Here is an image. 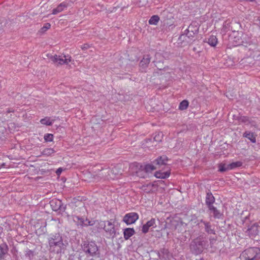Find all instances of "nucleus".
<instances>
[{
    "label": "nucleus",
    "instance_id": "obj_39",
    "mask_svg": "<svg viewBox=\"0 0 260 260\" xmlns=\"http://www.w3.org/2000/svg\"><path fill=\"white\" fill-rule=\"evenodd\" d=\"M56 201H53V200H52V201L50 202L51 206H53V204H54V203H55V204H56Z\"/></svg>",
    "mask_w": 260,
    "mask_h": 260
},
{
    "label": "nucleus",
    "instance_id": "obj_21",
    "mask_svg": "<svg viewBox=\"0 0 260 260\" xmlns=\"http://www.w3.org/2000/svg\"><path fill=\"white\" fill-rule=\"evenodd\" d=\"M153 188V184L149 183L142 185L141 188L143 191L148 193L152 190Z\"/></svg>",
    "mask_w": 260,
    "mask_h": 260
},
{
    "label": "nucleus",
    "instance_id": "obj_11",
    "mask_svg": "<svg viewBox=\"0 0 260 260\" xmlns=\"http://www.w3.org/2000/svg\"><path fill=\"white\" fill-rule=\"evenodd\" d=\"M168 160L167 157L166 155H162L153 161V164L157 167V168H159L162 166L167 165Z\"/></svg>",
    "mask_w": 260,
    "mask_h": 260
},
{
    "label": "nucleus",
    "instance_id": "obj_37",
    "mask_svg": "<svg viewBox=\"0 0 260 260\" xmlns=\"http://www.w3.org/2000/svg\"><path fill=\"white\" fill-rule=\"evenodd\" d=\"M141 171H139L137 173V175L140 177H142V178H144L145 177V176L144 175H142L141 174Z\"/></svg>",
    "mask_w": 260,
    "mask_h": 260
},
{
    "label": "nucleus",
    "instance_id": "obj_12",
    "mask_svg": "<svg viewBox=\"0 0 260 260\" xmlns=\"http://www.w3.org/2000/svg\"><path fill=\"white\" fill-rule=\"evenodd\" d=\"M155 226V220L154 218H152L149 221H147L146 224L143 225L142 227V232L143 233L146 234L148 232L150 228H154Z\"/></svg>",
    "mask_w": 260,
    "mask_h": 260
},
{
    "label": "nucleus",
    "instance_id": "obj_16",
    "mask_svg": "<svg viewBox=\"0 0 260 260\" xmlns=\"http://www.w3.org/2000/svg\"><path fill=\"white\" fill-rule=\"evenodd\" d=\"M142 170L144 171L145 173L151 172L157 169V167L154 164H147L144 167H141Z\"/></svg>",
    "mask_w": 260,
    "mask_h": 260
},
{
    "label": "nucleus",
    "instance_id": "obj_4",
    "mask_svg": "<svg viewBox=\"0 0 260 260\" xmlns=\"http://www.w3.org/2000/svg\"><path fill=\"white\" fill-rule=\"evenodd\" d=\"M47 56L51 61L53 63H57L58 65H68L69 62L73 63L74 62L72 57L68 54L64 55L62 54L59 55H52L47 54Z\"/></svg>",
    "mask_w": 260,
    "mask_h": 260
},
{
    "label": "nucleus",
    "instance_id": "obj_3",
    "mask_svg": "<svg viewBox=\"0 0 260 260\" xmlns=\"http://www.w3.org/2000/svg\"><path fill=\"white\" fill-rule=\"evenodd\" d=\"M240 258L241 260H259L260 248L252 247L247 249L242 252Z\"/></svg>",
    "mask_w": 260,
    "mask_h": 260
},
{
    "label": "nucleus",
    "instance_id": "obj_17",
    "mask_svg": "<svg viewBox=\"0 0 260 260\" xmlns=\"http://www.w3.org/2000/svg\"><path fill=\"white\" fill-rule=\"evenodd\" d=\"M135 232L133 228H126L124 231V238L125 240L128 239L134 235Z\"/></svg>",
    "mask_w": 260,
    "mask_h": 260
},
{
    "label": "nucleus",
    "instance_id": "obj_24",
    "mask_svg": "<svg viewBox=\"0 0 260 260\" xmlns=\"http://www.w3.org/2000/svg\"><path fill=\"white\" fill-rule=\"evenodd\" d=\"M8 247L6 244L0 246V259L8 252Z\"/></svg>",
    "mask_w": 260,
    "mask_h": 260
},
{
    "label": "nucleus",
    "instance_id": "obj_29",
    "mask_svg": "<svg viewBox=\"0 0 260 260\" xmlns=\"http://www.w3.org/2000/svg\"><path fill=\"white\" fill-rule=\"evenodd\" d=\"M242 165V162L240 161L233 162L231 164H229V166L230 167L231 170L235 169L237 168L240 167Z\"/></svg>",
    "mask_w": 260,
    "mask_h": 260
},
{
    "label": "nucleus",
    "instance_id": "obj_31",
    "mask_svg": "<svg viewBox=\"0 0 260 260\" xmlns=\"http://www.w3.org/2000/svg\"><path fill=\"white\" fill-rule=\"evenodd\" d=\"M51 27V24L49 23H46L44 24V25L43 26V27H42L40 30V32L41 33H44L47 30H48V29H49Z\"/></svg>",
    "mask_w": 260,
    "mask_h": 260
},
{
    "label": "nucleus",
    "instance_id": "obj_1",
    "mask_svg": "<svg viewBox=\"0 0 260 260\" xmlns=\"http://www.w3.org/2000/svg\"><path fill=\"white\" fill-rule=\"evenodd\" d=\"M48 242L49 251L54 253H61L67 246L63 243L62 236L59 233L51 235L48 238Z\"/></svg>",
    "mask_w": 260,
    "mask_h": 260
},
{
    "label": "nucleus",
    "instance_id": "obj_40",
    "mask_svg": "<svg viewBox=\"0 0 260 260\" xmlns=\"http://www.w3.org/2000/svg\"><path fill=\"white\" fill-rule=\"evenodd\" d=\"M239 1H240V2H242V1L253 2L255 0H239Z\"/></svg>",
    "mask_w": 260,
    "mask_h": 260
},
{
    "label": "nucleus",
    "instance_id": "obj_7",
    "mask_svg": "<svg viewBox=\"0 0 260 260\" xmlns=\"http://www.w3.org/2000/svg\"><path fill=\"white\" fill-rule=\"evenodd\" d=\"M74 221H77L78 224L81 225H92L94 224H96V226L98 229H104L105 227L106 221H101L96 222L92 223L91 221L88 220L87 219H84L83 218L79 217V216H76L74 218Z\"/></svg>",
    "mask_w": 260,
    "mask_h": 260
},
{
    "label": "nucleus",
    "instance_id": "obj_22",
    "mask_svg": "<svg viewBox=\"0 0 260 260\" xmlns=\"http://www.w3.org/2000/svg\"><path fill=\"white\" fill-rule=\"evenodd\" d=\"M54 120L51 119L50 117H46L43 119H41L40 122L41 124L46 125H51L53 122Z\"/></svg>",
    "mask_w": 260,
    "mask_h": 260
},
{
    "label": "nucleus",
    "instance_id": "obj_43",
    "mask_svg": "<svg viewBox=\"0 0 260 260\" xmlns=\"http://www.w3.org/2000/svg\"><path fill=\"white\" fill-rule=\"evenodd\" d=\"M201 260H203V259H201Z\"/></svg>",
    "mask_w": 260,
    "mask_h": 260
},
{
    "label": "nucleus",
    "instance_id": "obj_32",
    "mask_svg": "<svg viewBox=\"0 0 260 260\" xmlns=\"http://www.w3.org/2000/svg\"><path fill=\"white\" fill-rule=\"evenodd\" d=\"M53 139V135L51 134H47L44 136V140L46 142H51Z\"/></svg>",
    "mask_w": 260,
    "mask_h": 260
},
{
    "label": "nucleus",
    "instance_id": "obj_2",
    "mask_svg": "<svg viewBox=\"0 0 260 260\" xmlns=\"http://www.w3.org/2000/svg\"><path fill=\"white\" fill-rule=\"evenodd\" d=\"M82 248L87 257H100V250L99 247L94 242H84L82 245Z\"/></svg>",
    "mask_w": 260,
    "mask_h": 260
},
{
    "label": "nucleus",
    "instance_id": "obj_10",
    "mask_svg": "<svg viewBox=\"0 0 260 260\" xmlns=\"http://www.w3.org/2000/svg\"><path fill=\"white\" fill-rule=\"evenodd\" d=\"M204 42L208 43L211 47H214L218 43V39L216 36L212 35L206 38Z\"/></svg>",
    "mask_w": 260,
    "mask_h": 260
},
{
    "label": "nucleus",
    "instance_id": "obj_28",
    "mask_svg": "<svg viewBox=\"0 0 260 260\" xmlns=\"http://www.w3.org/2000/svg\"><path fill=\"white\" fill-rule=\"evenodd\" d=\"M55 153V151L52 148H45L41 152L42 154L46 156H50Z\"/></svg>",
    "mask_w": 260,
    "mask_h": 260
},
{
    "label": "nucleus",
    "instance_id": "obj_15",
    "mask_svg": "<svg viewBox=\"0 0 260 260\" xmlns=\"http://www.w3.org/2000/svg\"><path fill=\"white\" fill-rule=\"evenodd\" d=\"M68 6V3L66 2H63L58 5L56 8L53 9L52 14L53 15H56L60 12H61L64 10L66 9Z\"/></svg>",
    "mask_w": 260,
    "mask_h": 260
},
{
    "label": "nucleus",
    "instance_id": "obj_19",
    "mask_svg": "<svg viewBox=\"0 0 260 260\" xmlns=\"http://www.w3.org/2000/svg\"><path fill=\"white\" fill-rule=\"evenodd\" d=\"M215 199L211 193H207L206 199L207 204L209 206H213L212 204L214 202Z\"/></svg>",
    "mask_w": 260,
    "mask_h": 260
},
{
    "label": "nucleus",
    "instance_id": "obj_13",
    "mask_svg": "<svg viewBox=\"0 0 260 260\" xmlns=\"http://www.w3.org/2000/svg\"><path fill=\"white\" fill-rule=\"evenodd\" d=\"M150 58H151L149 55H146L144 56L143 59L141 60L140 62V67L141 68L142 72H143L147 67L150 62Z\"/></svg>",
    "mask_w": 260,
    "mask_h": 260
},
{
    "label": "nucleus",
    "instance_id": "obj_25",
    "mask_svg": "<svg viewBox=\"0 0 260 260\" xmlns=\"http://www.w3.org/2000/svg\"><path fill=\"white\" fill-rule=\"evenodd\" d=\"M219 171L221 172H225L229 170H231L229 164H226L221 163L218 166Z\"/></svg>",
    "mask_w": 260,
    "mask_h": 260
},
{
    "label": "nucleus",
    "instance_id": "obj_38",
    "mask_svg": "<svg viewBox=\"0 0 260 260\" xmlns=\"http://www.w3.org/2000/svg\"><path fill=\"white\" fill-rule=\"evenodd\" d=\"M88 47V46L87 45L84 44L83 46H82L81 48L84 50V49H87Z\"/></svg>",
    "mask_w": 260,
    "mask_h": 260
},
{
    "label": "nucleus",
    "instance_id": "obj_8",
    "mask_svg": "<svg viewBox=\"0 0 260 260\" xmlns=\"http://www.w3.org/2000/svg\"><path fill=\"white\" fill-rule=\"evenodd\" d=\"M139 218L138 214L136 212L126 214L123 217V221L127 225L135 223Z\"/></svg>",
    "mask_w": 260,
    "mask_h": 260
},
{
    "label": "nucleus",
    "instance_id": "obj_33",
    "mask_svg": "<svg viewBox=\"0 0 260 260\" xmlns=\"http://www.w3.org/2000/svg\"><path fill=\"white\" fill-rule=\"evenodd\" d=\"M162 136V134L161 133H159L158 134L156 135L154 137V140L155 141H161V138Z\"/></svg>",
    "mask_w": 260,
    "mask_h": 260
},
{
    "label": "nucleus",
    "instance_id": "obj_30",
    "mask_svg": "<svg viewBox=\"0 0 260 260\" xmlns=\"http://www.w3.org/2000/svg\"><path fill=\"white\" fill-rule=\"evenodd\" d=\"M189 103L187 100H183L180 103V110H185L188 106Z\"/></svg>",
    "mask_w": 260,
    "mask_h": 260
},
{
    "label": "nucleus",
    "instance_id": "obj_18",
    "mask_svg": "<svg viewBox=\"0 0 260 260\" xmlns=\"http://www.w3.org/2000/svg\"><path fill=\"white\" fill-rule=\"evenodd\" d=\"M158 256L160 259L162 260H167L169 258V252L166 249H163L158 252Z\"/></svg>",
    "mask_w": 260,
    "mask_h": 260
},
{
    "label": "nucleus",
    "instance_id": "obj_36",
    "mask_svg": "<svg viewBox=\"0 0 260 260\" xmlns=\"http://www.w3.org/2000/svg\"><path fill=\"white\" fill-rule=\"evenodd\" d=\"M60 207V202L58 201V205H56V206L54 207L53 210H57L58 209H59Z\"/></svg>",
    "mask_w": 260,
    "mask_h": 260
},
{
    "label": "nucleus",
    "instance_id": "obj_14",
    "mask_svg": "<svg viewBox=\"0 0 260 260\" xmlns=\"http://www.w3.org/2000/svg\"><path fill=\"white\" fill-rule=\"evenodd\" d=\"M258 231L259 228L258 225L256 224H254L252 225L250 228L248 229L246 232L250 237H254L257 235Z\"/></svg>",
    "mask_w": 260,
    "mask_h": 260
},
{
    "label": "nucleus",
    "instance_id": "obj_9",
    "mask_svg": "<svg viewBox=\"0 0 260 260\" xmlns=\"http://www.w3.org/2000/svg\"><path fill=\"white\" fill-rule=\"evenodd\" d=\"M104 230L110 236H114L115 234V229L114 225L112 222L110 221H106L105 227H104Z\"/></svg>",
    "mask_w": 260,
    "mask_h": 260
},
{
    "label": "nucleus",
    "instance_id": "obj_41",
    "mask_svg": "<svg viewBox=\"0 0 260 260\" xmlns=\"http://www.w3.org/2000/svg\"><path fill=\"white\" fill-rule=\"evenodd\" d=\"M13 112V111L10 110V109H9V110L7 111V112H8V113H10V112Z\"/></svg>",
    "mask_w": 260,
    "mask_h": 260
},
{
    "label": "nucleus",
    "instance_id": "obj_35",
    "mask_svg": "<svg viewBox=\"0 0 260 260\" xmlns=\"http://www.w3.org/2000/svg\"><path fill=\"white\" fill-rule=\"evenodd\" d=\"M63 169L61 168H59L56 171V174L57 175H60V174L61 173Z\"/></svg>",
    "mask_w": 260,
    "mask_h": 260
},
{
    "label": "nucleus",
    "instance_id": "obj_5",
    "mask_svg": "<svg viewBox=\"0 0 260 260\" xmlns=\"http://www.w3.org/2000/svg\"><path fill=\"white\" fill-rule=\"evenodd\" d=\"M206 242L203 238H198L192 242L190 245L191 251L196 254L202 252L206 248Z\"/></svg>",
    "mask_w": 260,
    "mask_h": 260
},
{
    "label": "nucleus",
    "instance_id": "obj_6",
    "mask_svg": "<svg viewBox=\"0 0 260 260\" xmlns=\"http://www.w3.org/2000/svg\"><path fill=\"white\" fill-rule=\"evenodd\" d=\"M99 170L100 171L94 175V177H97L98 179L102 178L108 179H114L118 175L117 170L115 168H113L112 169H105Z\"/></svg>",
    "mask_w": 260,
    "mask_h": 260
},
{
    "label": "nucleus",
    "instance_id": "obj_27",
    "mask_svg": "<svg viewBox=\"0 0 260 260\" xmlns=\"http://www.w3.org/2000/svg\"><path fill=\"white\" fill-rule=\"evenodd\" d=\"M159 20L157 15H153L149 20V23L151 25H156Z\"/></svg>",
    "mask_w": 260,
    "mask_h": 260
},
{
    "label": "nucleus",
    "instance_id": "obj_34",
    "mask_svg": "<svg viewBox=\"0 0 260 260\" xmlns=\"http://www.w3.org/2000/svg\"><path fill=\"white\" fill-rule=\"evenodd\" d=\"M25 255L26 256L29 257V258H31L34 256V252L32 250L30 249H27L25 251Z\"/></svg>",
    "mask_w": 260,
    "mask_h": 260
},
{
    "label": "nucleus",
    "instance_id": "obj_42",
    "mask_svg": "<svg viewBox=\"0 0 260 260\" xmlns=\"http://www.w3.org/2000/svg\"><path fill=\"white\" fill-rule=\"evenodd\" d=\"M89 260H94V259H93L92 258H91V259H89Z\"/></svg>",
    "mask_w": 260,
    "mask_h": 260
},
{
    "label": "nucleus",
    "instance_id": "obj_26",
    "mask_svg": "<svg viewBox=\"0 0 260 260\" xmlns=\"http://www.w3.org/2000/svg\"><path fill=\"white\" fill-rule=\"evenodd\" d=\"M209 208L215 217L219 218L221 217V214L213 206H209Z\"/></svg>",
    "mask_w": 260,
    "mask_h": 260
},
{
    "label": "nucleus",
    "instance_id": "obj_20",
    "mask_svg": "<svg viewBox=\"0 0 260 260\" xmlns=\"http://www.w3.org/2000/svg\"><path fill=\"white\" fill-rule=\"evenodd\" d=\"M170 176V173L168 172H161L160 171L156 172L155 173V176L158 178L165 179Z\"/></svg>",
    "mask_w": 260,
    "mask_h": 260
},
{
    "label": "nucleus",
    "instance_id": "obj_23",
    "mask_svg": "<svg viewBox=\"0 0 260 260\" xmlns=\"http://www.w3.org/2000/svg\"><path fill=\"white\" fill-rule=\"evenodd\" d=\"M243 136L250 140L252 143H255L256 142L255 137L252 133L246 132L243 134Z\"/></svg>",
    "mask_w": 260,
    "mask_h": 260
}]
</instances>
